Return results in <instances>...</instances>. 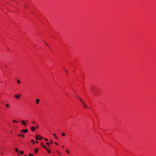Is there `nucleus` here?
I'll use <instances>...</instances> for the list:
<instances>
[{
    "label": "nucleus",
    "mask_w": 156,
    "mask_h": 156,
    "mask_svg": "<svg viewBox=\"0 0 156 156\" xmlns=\"http://www.w3.org/2000/svg\"><path fill=\"white\" fill-rule=\"evenodd\" d=\"M82 104L83 105V107L84 108H88V107L87 106L86 104L83 101H82Z\"/></svg>",
    "instance_id": "1"
},
{
    "label": "nucleus",
    "mask_w": 156,
    "mask_h": 156,
    "mask_svg": "<svg viewBox=\"0 0 156 156\" xmlns=\"http://www.w3.org/2000/svg\"><path fill=\"white\" fill-rule=\"evenodd\" d=\"M22 122V124L23 125L26 126L27 125V124L25 123V121L24 120H22L21 121Z\"/></svg>",
    "instance_id": "2"
},
{
    "label": "nucleus",
    "mask_w": 156,
    "mask_h": 156,
    "mask_svg": "<svg viewBox=\"0 0 156 156\" xmlns=\"http://www.w3.org/2000/svg\"><path fill=\"white\" fill-rule=\"evenodd\" d=\"M20 96V94H19V96H18L17 95H15L14 96V97L15 98H16L17 99H19V97Z\"/></svg>",
    "instance_id": "3"
},
{
    "label": "nucleus",
    "mask_w": 156,
    "mask_h": 156,
    "mask_svg": "<svg viewBox=\"0 0 156 156\" xmlns=\"http://www.w3.org/2000/svg\"><path fill=\"white\" fill-rule=\"evenodd\" d=\"M35 128L34 127L32 126L31 128V129L32 131H34L35 130Z\"/></svg>",
    "instance_id": "4"
},
{
    "label": "nucleus",
    "mask_w": 156,
    "mask_h": 156,
    "mask_svg": "<svg viewBox=\"0 0 156 156\" xmlns=\"http://www.w3.org/2000/svg\"><path fill=\"white\" fill-rule=\"evenodd\" d=\"M22 131L24 133H27V129H23V130Z\"/></svg>",
    "instance_id": "5"
},
{
    "label": "nucleus",
    "mask_w": 156,
    "mask_h": 156,
    "mask_svg": "<svg viewBox=\"0 0 156 156\" xmlns=\"http://www.w3.org/2000/svg\"><path fill=\"white\" fill-rule=\"evenodd\" d=\"M39 101H40V100L39 99H38L36 100V102L37 104H39Z\"/></svg>",
    "instance_id": "6"
},
{
    "label": "nucleus",
    "mask_w": 156,
    "mask_h": 156,
    "mask_svg": "<svg viewBox=\"0 0 156 156\" xmlns=\"http://www.w3.org/2000/svg\"><path fill=\"white\" fill-rule=\"evenodd\" d=\"M38 151V149L37 148H36L35 149V153H36Z\"/></svg>",
    "instance_id": "7"
},
{
    "label": "nucleus",
    "mask_w": 156,
    "mask_h": 156,
    "mask_svg": "<svg viewBox=\"0 0 156 156\" xmlns=\"http://www.w3.org/2000/svg\"><path fill=\"white\" fill-rule=\"evenodd\" d=\"M36 140H38L39 139V137H38V135H36Z\"/></svg>",
    "instance_id": "8"
},
{
    "label": "nucleus",
    "mask_w": 156,
    "mask_h": 156,
    "mask_svg": "<svg viewBox=\"0 0 156 156\" xmlns=\"http://www.w3.org/2000/svg\"><path fill=\"white\" fill-rule=\"evenodd\" d=\"M46 150L47 151L48 153H50L51 152V151L50 150L48 149H46Z\"/></svg>",
    "instance_id": "9"
},
{
    "label": "nucleus",
    "mask_w": 156,
    "mask_h": 156,
    "mask_svg": "<svg viewBox=\"0 0 156 156\" xmlns=\"http://www.w3.org/2000/svg\"><path fill=\"white\" fill-rule=\"evenodd\" d=\"M13 122H16V123H18V121H16L15 120H13Z\"/></svg>",
    "instance_id": "10"
},
{
    "label": "nucleus",
    "mask_w": 156,
    "mask_h": 156,
    "mask_svg": "<svg viewBox=\"0 0 156 156\" xmlns=\"http://www.w3.org/2000/svg\"><path fill=\"white\" fill-rule=\"evenodd\" d=\"M62 136H65V134L64 133H62Z\"/></svg>",
    "instance_id": "11"
},
{
    "label": "nucleus",
    "mask_w": 156,
    "mask_h": 156,
    "mask_svg": "<svg viewBox=\"0 0 156 156\" xmlns=\"http://www.w3.org/2000/svg\"><path fill=\"white\" fill-rule=\"evenodd\" d=\"M15 151L16 152H18V150L16 148H15Z\"/></svg>",
    "instance_id": "12"
},
{
    "label": "nucleus",
    "mask_w": 156,
    "mask_h": 156,
    "mask_svg": "<svg viewBox=\"0 0 156 156\" xmlns=\"http://www.w3.org/2000/svg\"><path fill=\"white\" fill-rule=\"evenodd\" d=\"M20 153L22 154H23V151H20Z\"/></svg>",
    "instance_id": "13"
},
{
    "label": "nucleus",
    "mask_w": 156,
    "mask_h": 156,
    "mask_svg": "<svg viewBox=\"0 0 156 156\" xmlns=\"http://www.w3.org/2000/svg\"><path fill=\"white\" fill-rule=\"evenodd\" d=\"M78 99L80 101H81L82 102V101H83L82 99L80 98H78Z\"/></svg>",
    "instance_id": "14"
},
{
    "label": "nucleus",
    "mask_w": 156,
    "mask_h": 156,
    "mask_svg": "<svg viewBox=\"0 0 156 156\" xmlns=\"http://www.w3.org/2000/svg\"><path fill=\"white\" fill-rule=\"evenodd\" d=\"M29 156H34L33 155L30 153L29 154Z\"/></svg>",
    "instance_id": "15"
},
{
    "label": "nucleus",
    "mask_w": 156,
    "mask_h": 156,
    "mask_svg": "<svg viewBox=\"0 0 156 156\" xmlns=\"http://www.w3.org/2000/svg\"><path fill=\"white\" fill-rule=\"evenodd\" d=\"M6 106L7 107H8L9 106V104H6Z\"/></svg>",
    "instance_id": "16"
},
{
    "label": "nucleus",
    "mask_w": 156,
    "mask_h": 156,
    "mask_svg": "<svg viewBox=\"0 0 156 156\" xmlns=\"http://www.w3.org/2000/svg\"><path fill=\"white\" fill-rule=\"evenodd\" d=\"M17 82L18 83H20V81L19 80H18L17 81Z\"/></svg>",
    "instance_id": "17"
},
{
    "label": "nucleus",
    "mask_w": 156,
    "mask_h": 156,
    "mask_svg": "<svg viewBox=\"0 0 156 156\" xmlns=\"http://www.w3.org/2000/svg\"><path fill=\"white\" fill-rule=\"evenodd\" d=\"M42 138V137H41L40 136H39V139L41 140Z\"/></svg>",
    "instance_id": "18"
},
{
    "label": "nucleus",
    "mask_w": 156,
    "mask_h": 156,
    "mask_svg": "<svg viewBox=\"0 0 156 156\" xmlns=\"http://www.w3.org/2000/svg\"><path fill=\"white\" fill-rule=\"evenodd\" d=\"M43 147L44 148H45L46 149H47V148H46V147L45 145H43Z\"/></svg>",
    "instance_id": "19"
},
{
    "label": "nucleus",
    "mask_w": 156,
    "mask_h": 156,
    "mask_svg": "<svg viewBox=\"0 0 156 156\" xmlns=\"http://www.w3.org/2000/svg\"><path fill=\"white\" fill-rule=\"evenodd\" d=\"M53 136H54V137H55L56 136V134H55V133H54V134H53Z\"/></svg>",
    "instance_id": "20"
},
{
    "label": "nucleus",
    "mask_w": 156,
    "mask_h": 156,
    "mask_svg": "<svg viewBox=\"0 0 156 156\" xmlns=\"http://www.w3.org/2000/svg\"><path fill=\"white\" fill-rule=\"evenodd\" d=\"M66 151H67V152L68 154H69V152L68 150H67Z\"/></svg>",
    "instance_id": "21"
},
{
    "label": "nucleus",
    "mask_w": 156,
    "mask_h": 156,
    "mask_svg": "<svg viewBox=\"0 0 156 156\" xmlns=\"http://www.w3.org/2000/svg\"><path fill=\"white\" fill-rule=\"evenodd\" d=\"M46 144L47 145H49V144H50V143H49V142H47V143H46Z\"/></svg>",
    "instance_id": "22"
},
{
    "label": "nucleus",
    "mask_w": 156,
    "mask_h": 156,
    "mask_svg": "<svg viewBox=\"0 0 156 156\" xmlns=\"http://www.w3.org/2000/svg\"><path fill=\"white\" fill-rule=\"evenodd\" d=\"M55 139H58V137L57 136H56L55 137Z\"/></svg>",
    "instance_id": "23"
},
{
    "label": "nucleus",
    "mask_w": 156,
    "mask_h": 156,
    "mask_svg": "<svg viewBox=\"0 0 156 156\" xmlns=\"http://www.w3.org/2000/svg\"><path fill=\"white\" fill-rule=\"evenodd\" d=\"M21 137L22 138H23L24 137V135H22L21 136Z\"/></svg>",
    "instance_id": "24"
},
{
    "label": "nucleus",
    "mask_w": 156,
    "mask_h": 156,
    "mask_svg": "<svg viewBox=\"0 0 156 156\" xmlns=\"http://www.w3.org/2000/svg\"><path fill=\"white\" fill-rule=\"evenodd\" d=\"M63 69H64V70L65 71L66 70V68H63Z\"/></svg>",
    "instance_id": "25"
},
{
    "label": "nucleus",
    "mask_w": 156,
    "mask_h": 156,
    "mask_svg": "<svg viewBox=\"0 0 156 156\" xmlns=\"http://www.w3.org/2000/svg\"><path fill=\"white\" fill-rule=\"evenodd\" d=\"M44 140H45L46 141H48V140L47 139H46V138H45V139H44Z\"/></svg>",
    "instance_id": "26"
},
{
    "label": "nucleus",
    "mask_w": 156,
    "mask_h": 156,
    "mask_svg": "<svg viewBox=\"0 0 156 156\" xmlns=\"http://www.w3.org/2000/svg\"><path fill=\"white\" fill-rule=\"evenodd\" d=\"M34 140H31V142H34Z\"/></svg>",
    "instance_id": "27"
},
{
    "label": "nucleus",
    "mask_w": 156,
    "mask_h": 156,
    "mask_svg": "<svg viewBox=\"0 0 156 156\" xmlns=\"http://www.w3.org/2000/svg\"><path fill=\"white\" fill-rule=\"evenodd\" d=\"M55 144L57 145H58V143H56L55 142Z\"/></svg>",
    "instance_id": "28"
},
{
    "label": "nucleus",
    "mask_w": 156,
    "mask_h": 156,
    "mask_svg": "<svg viewBox=\"0 0 156 156\" xmlns=\"http://www.w3.org/2000/svg\"><path fill=\"white\" fill-rule=\"evenodd\" d=\"M44 43H45V44L47 46H48V44L47 43H46V42H44Z\"/></svg>",
    "instance_id": "29"
},
{
    "label": "nucleus",
    "mask_w": 156,
    "mask_h": 156,
    "mask_svg": "<svg viewBox=\"0 0 156 156\" xmlns=\"http://www.w3.org/2000/svg\"><path fill=\"white\" fill-rule=\"evenodd\" d=\"M38 127H39L38 125H37V126H36V128H38Z\"/></svg>",
    "instance_id": "30"
},
{
    "label": "nucleus",
    "mask_w": 156,
    "mask_h": 156,
    "mask_svg": "<svg viewBox=\"0 0 156 156\" xmlns=\"http://www.w3.org/2000/svg\"><path fill=\"white\" fill-rule=\"evenodd\" d=\"M65 72H66V73L67 74H68V71H67V70H66Z\"/></svg>",
    "instance_id": "31"
},
{
    "label": "nucleus",
    "mask_w": 156,
    "mask_h": 156,
    "mask_svg": "<svg viewBox=\"0 0 156 156\" xmlns=\"http://www.w3.org/2000/svg\"><path fill=\"white\" fill-rule=\"evenodd\" d=\"M18 136H21V135L20 134H18Z\"/></svg>",
    "instance_id": "32"
},
{
    "label": "nucleus",
    "mask_w": 156,
    "mask_h": 156,
    "mask_svg": "<svg viewBox=\"0 0 156 156\" xmlns=\"http://www.w3.org/2000/svg\"><path fill=\"white\" fill-rule=\"evenodd\" d=\"M35 142H36V143H38V141H36Z\"/></svg>",
    "instance_id": "33"
},
{
    "label": "nucleus",
    "mask_w": 156,
    "mask_h": 156,
    "mask_svg": "<svg viewBox=\"0 0 156 156\" xmlns=\"http://www.w3.org/2000/svg\"><path fill=\"white\" fill-rule=\"evenodd\" d=\"M52 143H53V142H52V141H51V144H52Z\"/></svg>",
    "instance_id": "34"
},
{
    "label": "nucleus",
    "mask_w": 156,
    "mask_h": 156,
    "mask_svg": "<svg viewBox=\"0 0 156 156\" xmlns=\"http://www.w3.org/2000/svg\"><path fill=\"white\" fill-rule=\"evenodd\" d=\"M41 146H43V144L42 143L41 144Z\"/></svg>",
    "instance_id": "35"
},
{
    "label": "nucleus",
    "mask_w": 156,
    "mask_h": 156,
    "mask_svg": "<svg viewBox=\"0 0 156 156\" xmlns=\"http://www.w3.org/2000/svg\"><path fill=\"white\" fill-rule=\"evenodd\" d=\"M57 152L58 154H60V153L58 151H57Z\"/></svg>",
    "instance_id": "36"
},
{
    "label": "nucleus",
    "mask_w": 156,
    "mask_h": 156,
    "mask_svg": "<svg viewBox=\"0 0 156 156\" xmlns=\"http://www.w3.org/2000/svg\"><path fill=\"white\" fill-rule=\"evenodd\" d=\"M32 123H33V124L34 123V122H32Z\"/></svg>",
    "instance_id": "37"
},
{
    "label": "nucleus",
    "mask_w": 156,
    "mask_h": 156,
    "mask_svg": "<svg viewBox=\"0 0 156 156\" xmlns=\"http://www.w3.org/2000/svg\"><path fill=\"white\" fill-rule=\"evenodd\" d=\"M33 144H35V143L34 142H33Z\"/></svg>",
    "instance_id": "38"
},
{
    "label": "nucleus",
    "mask_w": 156,
    "mask_h": 156,
    "mask_svg": "<svg viewBox=\"0 0 156 156\" xmlns=\"http://www.w3.org/2000/svg\"><path fill=\"white\" fill-rule=\"evenodd\" d=\"M10 132H11V133H12V131H10Z\"/></svg>",
    "instance_id": "39"
},
{
    "label": "nucleus",
    "mask_w": 156,
    "mask_h": 156,
    "mask_svg": "<svg viewBox=\"0 0 156 156\" xmlns=\"http://www.w3.org/2000/svg\"><path fill=\"white\" fill-rule=\"evenodd\" d=\"M62 147H63V148L64 147V146H63Z\"/></svg>",
    "instance_id": "40"
},
{
    "label": "nucleus",
    "mask_w": 156,
    "mask_h": 156,
    "mask_svg": "<svg viewBox=\"0 0 156 156\" xmlns=\"http://www.w3.org/2000/svg\"><path fill=\"white\" fill-rule=\"evenodd\" d=\"M24 156H27L26 155H25Z\"/></svg>",
    "instance_id": "41"
},
{
    "label": "nucleus",
    "mask_w": 156,
    "mask_h": 156,
    "mask_svg": "<svg viewBox=\"0 0 156 156\" xmlns=\"http://www.w3.org/2000/svg\"><path fill=\"white\" fill-rule=\"evenodd\" d=\"M59 156H61L60 155Z\"/></svg>",
    "instance_id": "42"
},
{
    "label": "nucleus",
    "mask_w": 156,
    "mask_h": 156,
    "mask_svg": "<svg viewBox=\"0 0 156 156\" xmlns=\"http://www.w3.org/2000/svg\"><path fill=\"white\" fill-rule=\"evenodd\" d=\"M53 156H54L53 155Z\"/></svg>",
    "instance_id": "43"
}]
</instances>
